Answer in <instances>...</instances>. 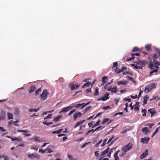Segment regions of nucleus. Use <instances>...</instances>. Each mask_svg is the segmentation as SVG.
Segmentation results:
<instances>
[{
  "instance_id": "obj_28",
  "label": "nucleus",
  "mask_w": 160,
  "mask_h": 160,
  "mask_svg": "<svg viewBox=\"0 0 160 160\" xmlns=\"http://www.w3.org/2000/svg\"><path fill=\"white\" fill-rule=\"evenodd\" d=\"M98 87H96L95 89V92L94 93V95L95 96H98Z\"/></svg>"
},
{
  "instance_id": "obj_60",
  "label": "nucleus",
  "mask_w": 160,
  "mask_h": 160,
  "mask_svg": "<svg viewBox=\"0 0 160 160\" xmlns=\"http://www.w3.org/2000/svg\"><path fill=\"white\" fill-rule=\"evenodd\" d=\"M22 135H23L25 137H27L31 135V134L29 133H23Z\"/></svg>"
},
{
  "instance_id": "obj_49",
  "label": "nucleus",
  "mask_w": 160,
  "mask_h": 160,
  "mask_svg": "<svg viewBox=\"0 0 160 160\" xmlns=\"http://www.w3.org/2000/svg\"><path fill=\"white\" fill-rule=\"evenodd\" d=\"M102 139L100 140L99 142H98V143H97L95 145V146L96 147H98L100 144V143L102 142Z\"/></svg>"
},
{
  "instance_id": "obj_37",
  "label": "nucleus",
  "mask_w": 160,
  "mask_h": 160,
  "mask_svg": "<svg viewBox=\"0 0 160 160\" xmlns=\"http://www.w3.org/2000/svg\"><path fill=\"white\" fill-rule=\"evenodd\" d=\"M134 57H132L131 58L129 57L127 58L126 59V61H130L132 60H133L134 59Z\"/></svg>"
},
{
  "instance_id": "obj_32",
  "label": "nucleus",
  "mask_w": 160,
  "mask_h": 160,
  "mask_svg": "<svg viewBox=\"0 0 160 160\" xmlns=\"http://www.w3.org/2000/svg\"><path fill=\"white\" fill-rule=\"evenodd\" d=\"M100 120H98L97 122L96 123L94 124L93 126L92 127V128H93L95 127L96 126H98L100 124Z\"/></svg>"
},
{
  "instance_id": "obj_44",
  "label": "nucleus",
  "mask_w": 160,
  "mask_h": 160,
  "mask_svg": "<svg viewBox=\"0 0 160 160\" xmlns=\"http://www.w3.org/2000/svg\"><path fill=\"white\" fill-rule=\"evenodd\" d=\"M118 154L115 153L114 155L115 160H118L119 158L118 156Z\"/></svg>"
},
{
  "instance_id": "obj_30",
  "label": "nucleus",
  "mask_w": 160,
  "mask_h": 160,
  "mask_svg": "<svg viewBox=\"0 0 160 160\" xmlns=\"http://www.w3.org/2000/svg\"><path fill=\"white\" fill-rule=\"evenodd\" d=\"M61 118V115L58 116L56 118H55L54 119L53 121L57 122L59 121V119Z\"/></svg>"
},
{
  "instance_id": "obj_31",
  "label": "nucleus",
  "mask_w": 160,
  "mask_h": 160,
  "mask_svg": "<svg viewBox=\"0 0 160 160\" xmlns=\"http://www.w3.org/2000/svg\"><path fill=\"white\" fill-rule=\"evenodd\" d=\"M8 119H12L13 118L12 114L8 112Z\"/></svg>"
},
{
  "instance_id": "obj_53",
  "label": "nucleus",
  "mask_w": 160,
  "mask_h": 160,
  "mask_svg": "<svg viewBox=\"0 0 160 160\" xmlns=\"http://www.w3.org/2000/svg\"><path fill=\"white\" fill-rule=\"evenodd\" d=\"M126 152L123 151H122L121 154L120 155V157H123L126 154Z\"/></svg>"
},
{
  "instance_id": "obj_21",
  "label": "nucleus",
  "mask_w": 160,
  "mask_h": 160,
  "mask_svg": "<svg viewBox=\"0 0 160 160\" xmlns=\"http://www.w3.org/2000/svg\"><path fill=\"white\" fill-rule=\"evenodd\" d=\"M35 89L36 88L35 85H31L30 87V90L29 91V93H30L32 92H33Z\"/></svg>"
},
{
  "instance_id": "obj_23",
  "label": "nucleus",
  "mask_w": 160,
  "mask_h": 160,
  "mask_svg": "<svg viewBox=\"0 0 160 160\" xmlns=\"http://www.w3.org/2000/svg\"><path fill=\"white\" fill-rule=\"evenodd\" d=\"M102 85H103L104 84L106 83L105 81V80L107 79H108V78L107 76H104L102 78Z\"/></svg>"
},
{
  "instance_id": "obj_3",
  "label": "nucleus",
  "mask_w": 160,
  "mask_h": 160,
  "mask_svg": "<svg viewBox=\"0 0 160 160\" xmlns=\"http://www.w3.org/2000/svg\"><path fill=\"white\" fill-rule=\"evenodd\" d=\"M156 85H157V83H152L147 86L145 87L144 92L146 93H147L148 92L151 91L152 89L155 88Z\"/></svg>"
},
{
  "instance_id": "obj_4",
  "label": "nucleus",
  "mask_w": 160,
  "mask_h": 160,
  "mask_svg": "<svg viewBox=\"0 0 160 160\" xmlns=\"http://www.w3.org/2000/svg\"><path fill=\"white\" fill-rule=\"evenodd\" d=\"M132 143H129L124 147L122 148L121 150L126 153L132 148Z\"/></svg>"
},
{
  "instance_id": "obj_36",
  "label": "nucleus",
  "mask_w": 160,
  "mask_h": 160,
  "mask_svg": "<svg viewBox=\"0 0 160 160\" xmlns=\"http://www.w3.org/2000/svg\"><path fill=\"white\" fill-rule=\"evenodd\" d=\"M76 109H72L69 112L68 114V116H70L71 114H72L74 112L76 111Z\"/></svg>"
},
{
  "instance_id": "obj_40",
  "label": "nucleus",
  "mask_w": 160,
  "mask_h": 160,
  "mask_svg": "<svg viewBox=\"0 0 160 160\" xmlns=\"http://www.w3.org/2000/svg\"><path fill=\"white\" fill-rule=\"evenodd\" d=\"M47 150H46V149H44V150L40 149L39 150L38 152H41L42 153H43L47 152Z\"/></svg>"
},
{
  "instance_id": "obj_54",
  "label": "nucleus",
  "mask_w": 160,
  "mask_h": 160,
  "mask_svg": "<svg viewBox=\"0 0 160 160\" xmlns=\"http://www.w3.org/2000/svg\"><path fill=\"white\" fill-rule=\"evenodd\" d=\"M114 137L113 136L111 138H110L108 141V142L107 143V144H109L110 142H111L112 140V139Z\"/></svg>"
},
{
  "instance_id": "obj_2",
  "label": "nucleus",
  "mask_w": 160,
  "mask_h": 160,
  "mask_svg": "<svg viewBox=\"0 0 160 160\" xmlns=\"http://www.w3.org/2000/svg\"><path fill=\"white\" fill-rule=\"evenodd\" d=\"M136 69H142L146 64L147 62L145 60H140L136 62Z\"/></svg>"
},
{
  "instance_id": "obj_51",
  "label": "nucleus",
  "mask_w": 160,
  "mask_h": 160,
  "mask_svg": "<svg viewBox=\"0 0 160 160\" xmlns=\"http://www.w3.org/2000/svg\"><path fill=\"white\" fill-rule=\"evenodd\" d=\"M47 151V153H50L53 152L52 150L50 149L49 148H47L46 149Z\"/></svg>"
},
{
  "instance_id": "obj_33",
  "label": "nucleus",
  "mask_w": 160,
  "mask_h": 160,
  "mask_svg": "<svg viewBox=\"0 0 160 160\" xmlns=\"http://www.w3.org/2000/svg\"><path fill=\"white\" fill-rule=\"evenodd\" d=\"M148 98V97H147V96H145L144 97L143 101V104L144 105L147 103Z\"/></svg>"
},
{
  "instance_id": "obj_24",
  "label": "nucleus",
  "mask_w": 160,
  "mask_h": 160,
  "mask_svg": "<svg viewBox=\"0 0 160 160\" xmlns=\"http://www.w3.org/2000/svg\"><path fill=\"white\" fill-rule=\"evenodd\" d=\"M91 107H92L91 106H89L88 107L86 108L84 110H83L82 111L83 114H85L87 111H88L91 108Z\"/></svg>"
},
{
  "instance_id": "obj_56",
  "label": "nucleus",
  "mask_w": 160,
  "mask_h": 160,
  "mask_svg": "<svg viewBox=\"0 0 160 160\" xmlns=\"http://www.w3.org/2000/svg\"><path fill=\"white\" fill-rule=\"evenodd\" d=\"M82 106L81 104H78L75 106V107L76 108H78L79 107H81Z\"/></svg>"
},
{
  "instance_id": "obj_5",
  "label": "nucleus",
  "mask_w": 160,
  "mask_h": 160,
  "mask_svg": "<svg viewBox=\"0 0 160 160\" xmlns=\"http://www.w3.org/2000/svg\"><path fill=\"white\" fill-rule=\"evenodd\" d=\"M49 94V93L48 92L47 90H44L42 92L40 95L41 99L42 101L46 99L47 98V95Z\"/></svg>"
},
{
  "instance_id": "obj_45",
  "label": "nucleus",
  "mask_w": 160,
  "mask_h": 160,
  "mask_svg": "<svg viewBox=\"0 0 160 160\" xmlns=\"http://www.w3.org/2000/svg\"><path fill=\"white\" fill-rule=\"evenodd\" d=\"M140 56V54L138 53H136L135 54H132V53L131 54V57H132L133 56V57H134V56Z\"/></svg>"
},
{
  "instance_id": "obj_26",
  "label": "nucleus",
  "mask_w": 160,
  "mask_h": 160,
  "mask_svg": "<svg viewBox=\"0 0 160 160\" xmlns=\"http://www.w3.org/2000/svg\"><path fill=\"white\" fill-rule=\"evenodd\" d=\"M145 47L146 48V50L147 51H149L150 50H151V46L150 45H148V44L147 45H145Z\"/></svg>"
},
{
  "instance_id": "obj_62",
  "label": "nucleus",
  "mask_w": 160,
  "mask_h": 160,
  "mask_svg": "<svg viewBox=\"0 0 160 160\" xmlns=\"http://www.w3.org/2000/svg\"><path fill=\"white\" fill-rule=\"evenodd\" d=\"M127 68L126 67H124L123 66H122V68L120 69L122 71V72H123L124 70L126 69Z\"/></svg>"
},
{
  "instance_id": "obj_55",
  "label": "nucleus",
  "mask_w": 160,
  "mask_h": 160,
  "mask_svg": "<svg viewBox=\"0 0 160 160\" xmlns=\"http://www.w3.org/2000/svg\"><path fill=\"white\" fill-rule=\"evenodd\" d=\"M110 108V106H107L106 107H104L103 108L105 110H107L109 109Z\"/></svg>"
},
{
  "instance_id": "obj_38",
  "label": "nucleus",
  "mask_w": 160,
  "mask_h": 160,
  "mask_svg": "<svg viewBox=\"0 0 160 160\" xmlns=\"http://www.w3.org/2000/svg\"><path fill=\"white\" fill-rule=\"evenodd\" d=\"M109 120V119L108 118H107L104 119L102 122V124H103L105 123H106L107 121Z\"/></svg>"
},
{
  "instance_id": "obj_10",
  "label": "nucleus",
  "mask_w": 160,
  "mask_h": 160,
  "mask_svg": "<svg viewBox=\"0 0 160 160\" xmlns=\"http://www.w3.org/2000/svg\"><path fill=\"white\" fill-rule=\"evenodd\" d=\"M108 96L109 94L108 93H106V94L104 95L102 98L98 99V100H102V101H105L107 99H109V97H108Z\"/></svg>"
},
{
  "instance_id": "obj_14",
  "label": "nucleus",
  "mask_w": 160,
  "mask_h": 160,
  "mask_svg": "<svg viewBox=\"0 0 160 160\" xmlns=\"http://www.w3.org/2000/svg\"><path fill=\"white\" fill-rule=\"evenodd\" d=\"M150 139V138H149L144 137L143 138H142L141 140V142H143V143H147L148 142Z\"/></svg>"
},
{
  "instance_id": "obj_59",
  "label": "nucleus",
  "mask_w": 160,
  "mask_h": 160,
  "mask_svg": "<svg viewBox=\"0 0 160 160\" xmlns=\"http://www.w3.org/2000/svg\"><path fill=\"white\" fill-rule=\"evenodd\" d=\"M123 114V112H121L116 113L114 115V116L115 117V116H117V115H118V114L120 115H122Z\"/></svg>"
},
{
  "instance_id": "obj_57",
  "label": "nucleus",
  "mask_w": 160,
  "mask_h": 160,
  "mask_svg": "<svg viewBox=\"0 0 160 160\" xmlns=\"http://www.w3.org/2000/svg\"><path fill=\"white\" fill-rule=\"evenodd\" d=\"M128 79L129 80H131L132 82H135L134 79L132 77H128Z\"/></svg>"
},
{
  "instance_id": "obj_52",
  "label": "nucleus",
  "mask_w": 160,
  "mask_h": 160,
  "mask_svg": "<svg viewBox=\"0 0 160 160\" xmlns=\"http://www.w3.org/2000/svg\"><path fill=\"white\" fill-rule=\"evenodd\" d=\"M107 139H105L104 140L102 144L101 145V146H104L105 145L106 142H107Z\"/></svg>"
},
{
  "instance_id": "obj_11",
  "label": "nucleus",
  "mask_w": 160,
  "mask_h": 160,
  "mask_svg": "<svg viewBox=\"0 0 160 160\" xmlns=\"http://www.w3.org/2000/svg\"><path fill=\"white\" fill-rule=\"evenodd\" d=\"M148 111L151 114L152 117L154 115L157 113L155 109L154 108H150L148 110Z\"/></svg>"
},
{
  "instance_id": "obj_50",
  "label": "nucleus",
  "mask_w": 160,
  "mask_h": 160,
  "mask_svg": "<svg viewBox=\"0 0 160 160\" xmlns=\"http://www.w3.org/2000/svg\"><path fill=\"white\" fill-rule=\"evenodd\" d=\"M124 100L125 101H127L128 102H130L131 101V99L130 98H124Z\"/></svg>"
},
{
  "instance_id": "obj_61",
  "label": "nucleus",
  "mask_w": 160,
  "mask_h": 160,
  "mask_svg": "<svg viewBox=\"0 0 160 160\" xmlns=\"http://www.w3.org/2000/svg\"><path fill=\"white\" fill-rule=\"evenodd\" d=\"M68 157L69 158V159L70 160H74L73 158L72 157L71 155H68Z\"/></svg>"
},
{
  "instance_id": "obj_19",
  "label": "nucleus",
  "mask_w": 160,
  "mask_h": 160,
  "mask_svg": "<svg viewBox=\"0 0 160 160\" xmlns=\"http://www.w3.org/2000/svg\"><path fill=\"white\" fill-rule=\"evenodd\" d=\"M109 148L108 147L106 149L104 150L103 152L101 153V157H103V155L106 154H107L109 152Z\"/></svg>"
},
{
  "instance_id": "obj_15",
  "label": "nucleus",
  "mask_w": 160,
  "mask_h": 160,
  "mask_svg": "<svg viewBox=\"0 0 160 160\" xmlns=\"http://www.w3.org/2000/svg\"><path fill=\"white\" fill-rule=\"evenodd\" d=\"M80 86V85L78 83H75V84H72L71 87V90H73L76 88H78Z\"/></svg>"
},
{
  "instance_id": "obj_34",
  "label": "nucleus",
  "mask_w": 160,
  "mask_h": 160,
  "mask_svg": "<svg viewBox=\"0 0 160 160\" xmlns=\"http://www.w3.org/2000/svg\"><path fill=\"white\" fill-rule=\"evenodd\" d=\"M39 108H38V109H36L35 108L33 109V108H30V109L28 110L30 112H37L38 110L39 109Z\"/></svg>"
},
{
  "instance_id": "obj_22",
  "label": "nucleus",
  "mask_w": 160,
  "mask_h": 160,
  "mask_svg": "<svg viewBox=\"0 0 160 160\" xmlns=\"http://www.w3.org/2000/svg\"><path fill=\"white\" fill-rule=\"evenodd\" d=\"M127 82L126 81H120L117 82V83L118 85H120L121 84L126 85L127 84Z\"/></svg>"
},
{
  "instance_id": "obj_63",
  "label": "nucleus",
  "mask_w": 160,
  "mask_h": 160,
  "mask_svg": "<svg viewBox=\"0 0 160 160\" xmlns=\"http://www.w3.org/2000/svg\"><path fill=\"white\" fill-rule=\"evenodd\" d=\"M131 97L133 99H135L137 97V94L135 95L134 96H133L132 95L131 96Z\"/></svg>"
},
{
  "instance_id": "obj_29",
  "label": "nucleus",
  "mask_w": 160,
  "mask_h": 160,
  "mask_svg": "<svg viewBox=\"0 0 160 160\" xmlns=\"http://www.w3.org/2000/svg\"><path fill=\"white\" fill-rule=\"evenodd\" d=\"M90 82H87V83L84 84L82 86V88H84L85 87H88V86H90Z\"/></svg>"
},
{
  "instance_id": "obj_18",
  "label": "nucleus",
  "mask_w": 160,
  "mask_h": 160,
  "mask_svg": "<svg viewBox=\"0 0 160 160\" xmlns=\"http://www.w3.org/2000/svg\"><path fill=\"white\" fill-rule=\"evenodd\" d=\"M85 121V120H80L79 121L77 122L74 128H75L79 125L81 124L82 123H84Z\"/></svg>"
},
{
  "instance_id": "obj_41",
  "label": "nucleus",
  "mask_w": 160,
  "mask_h": 160,
  "mask_svg": "<svg viewBox=\"0 0 160 160\" xmlns=\"http://www.w3.org/2000/svg\"><path fill=\"white\" fill-rule=\"evenodd\" d=\"M139 50L138 48L137 47L134 48L132 50L133 52H135L137 51H139Z\"/></svg>"
},
{
  "instance_id": "obj_1",
  "label": "nucleus",
  "mask_w": 160,
  "mask_h": 160,
  "mask_svg": "<svg viewBox=\"0 0 160 160\" xmlns=\"http://www.w3.org/2000/svg\"><path fill=\"white\" fill-rule=\"evenodd\" d=\"M159 56H158V57ZM157 55L155 54L153 55L152 56L153 58L149 61V63L148 64V67L150 68H153V65L158 66L159 62L156 61L157 58Z\"/></svg>"
},
{
  "instance_id": "obj_47",
  "label": "nucleus",
  "mask_w": 160,
  "mask_h": 160,
  "mask_svg": "<svg viewBox=\"0 0 160 160\" xmlns=\"http://www.w3.org/2000/svg\"><path fill=\"white\" fill-rule=\"evenodd\" d=\"M41 88H39L38 89H37L35 92V94L36 95L38 94L39 93V92L41 91Z\"/></svg>"
},
{
  "instance_id": "obj_64",
  "label": "nucleus",
  "mask_w": 160,
  "mask_h": 160,
  "mask_svg": "<svg viewBox=\"0 0 160 160\" xmlns=\"http://www.w3.org/2000/svg\"><path fill=\"white\" fill-rule=\"evenodd\" d=\"M132 102L129 105V107H130V109L131 110H132L133 108V107L132 106Z\"/></svg>"
},
{
  "instance_id": "obj_12",
  "label": "nucleus",
  "mask_w": 160,
  "mask_h": 160,
  "mask_svg": "<svg viewBox=\"0 0 160 160\" xmlns=\"http://www.w3.org/2000/svg\"><path fill=\"white\" fill-rule=\"evenodd\" d=\"M82 116V113L80 112H77L73 115L74 120H75L78 117H80Z\"/></svg>"
},
{
  "instance_id": "obj_35",
  "label": "nucleus",
  "mask_w": 160,
  "mask_h": 160,
  "mask_svg": "<svg viewBox=\"0 0 160 160\" xmlns=\"http://www.w3.org/2000/svg\"><path fill=\"white\" fill-rule=\"evenodd\" d=\"M43 124L44 125H46L47 126H49L51 124H53L52 122H47L46 121H44L43 122Z\"/></svg>"
},
{
  "instance_id": "obj_42",
  "label": "nucleus",
  "mask_w": 160,
  "mask_h": 160,
  "mask_svg": "<svg viewBox=\"0 0 160 160\" xmlns=\"http://www.w3.org/2000/svg\"><path fill=\"white\" fill-rule=\"evenodd\" d=\"M159 130V128H157L154 131V132L153 133L152 136H154L158 132Z\"/></svg>"
},
{
  "instance_id": "obj_43",
  "label": "nucleus",
  "mask_w": 160,
  "mask_h": 160,
  "mask_svg": "<svg viewBox=\"0 0 160 160\" xmlns=\"http://www.w3.org/2000/svg\"><path fill=\"white\" fill-rule=\"evenodd\" d=\"M122 74L123 75H132V73L131 72H123L122 73Z\"/></svg>"
},
{
  "instance_id": "obj_27",
  "label": "nucleus",
  "mask_w": 160,
  "mask_h": 160,
  "mask_svg": "<svg viewBox=\"0 0 160 160\" xmlns=\"http://www.w3.org/2000/svg\"><path fill=\"white\" fill-rule=\"evenodd\" d=\"M63 129H60L57 131H54L53 132H52V133L53 134L57 133L59 134L62 131Z\"/></svg>"
},
{
  "instance_id": "obj_7",
  "label": "nucleus",
  "mask_w": 160,
  "mask_h": 160,
  "mask_svg": "<svg viewBox=\"0 0 160 160\" xmlns=\"http://www.w3.org/2000/svg\"><path fill=\"white\" fill-rule=\"evenodd\" d=\"M28 157L32 159H33L35 158H36L38 160L40 158V156L38 154H30L28 156Z\"/></svg>"
},
{
  "instance_id": "obj_9",
  "label": "nucleus",
  "mask_w": 160,
  "mask_h": 160,
  "mask_svg": "<svg viewBox=\"0 0 160 160\" xmlns=\"http://www.w3.org/2000/svg\"><path fill=\"white\" fill-rule=\"evenodd\" d=\"M73 107V106H70L63 108L60 111L59 113H61L62 112H67L68 111L71 109Z\"/></svg>"
},
{
  "instance_id": "obj_8",
  "label": "nucleus",
  "mask_w": 160,
  "mask_h": 160,
  "mask_svg": "<svg viewBox=\"0 0 160 160\" xmlns=\"http://www.w3.org/2000/svg\"><path fill=\"white\" fill-rule=\"evenodd\" d=\"M153 68H150L152 70L150 72V76L152 75V74L153 72H158V70L159 69V68L158 66H156L153 65Z\"/></svg>"
},
{
  "instance_id": "obj_48",
  "label": "nucleus",
  "mask_w": 160,
  "mask_h": 160,
  "mask_svg": "<svg viewBox=\"0 0 160 160\" xmlns=\"http://www.w3.org/2000/svg\"><path fill=\"white\" fill-rule=\"evenodd\" d=\"M19 109L17 108H15L14 114H18L19 113Z\"/></svg>"
},
{
  "instance_id": "obj_16",
  "label": "nucleus",
  "mask_w": 160,
  "mask_h": 160,
  "mask_svg": "<svg viewBox=\"0 0 160 160\" xmlns=\"http://www.w3.org/2000/svg\"><path fill=\"white\" fill-rule=\"evenodd\" d=\"M148 154V149H146L145 152L143 153L141 155H140V158L141 159H142L143 158L145 157Z\"/></svg>"
},
{
  "instance_id": "obj_13",
  "label": "nucleus",
  "mask_w": 160,
  "mask_h": 160,
  "mask_svg": "<svg viewBox=\"0 0 160 160\" xmlns=\"http://www.w3.org/2000/svg\"><path fill=\"white\" fill-rule=\"evenodd\" d=\"M142 132L144 133L145 134H147L150 132V131L147 127H144L141 130Z\"/></svg>"
},
{
  "instance_id": "obj_46",
  "label": "nucleus",
  "mask_w": 160,
  "mask_h": 160,
  "mask_svg": "<svg viewBox=\"0 0 160 160\" xmlns=\"http://www.w3.org/2000/svg\"><path fill=\"white\" fill-rule=\"evenodd\" d=\"M52 116V114H48L47 116L46 117V118H44V120L45 119H48V118H51V117Z\"/></svg>"
},
{
  "instance_id": "obj_39",
  "label": "nucleus",
  "mask_w": 160,
  "mask_h": 160,
  "mask_svg": "<svg viewBox=\"0 0 160 160\" xmlns=\"http://www.w3.org/2000/svg\"><path fill=\"white\" fill-rule=\"evenodd\" d=\"M142 116H146V109H142Z\"/></svg>"
},
{
  "instance_id": "obj_17",
  "label": "nucleus",
  "mask_w": 160,
  "mask_h": 160,
  "mask_svg": "<svg viewBox=\"0 0 160 160\" xmlns=\"http://www.w3.org/2000/svg\"><path fill=\"white\" fill-rule=\"evenodd\" d=\"M139 102H136L134 105V110L136 111H138L139 109Z\"/></svg>"
},
{
  "instance_id": "obj_6",
  "label": "nucleus",
  "mask_w": 160,
  "mask_h": 160,
  "mask_svg": "<svg viewBox=\"0 0 160 160\" xmlns=\"http://www.w3.org/2000/svg\"><path fill=\"white\" fill-rule=\"evenodd\" d=\"M118 62H113V65L112 66V68H114V70H115V72H116L117 73H119L121 72H122V71L120 69H118L117 70V69L118 68Z\"/></svg>"
},
{
  "instance_id": "obj_20",
  "label": "nucleus",
  "mask_w": 160,
  "mask_h": 160,
  "mask_svg": "<svg viewBox=\"0 0 160 160\" xmlns=\"http://www.w3.org/2000/svg\"><path fill=\"white\" fill-rule=\"evenodd\" d=\"M34 142H41L40 137L37 136H34V138H33Z\"/></svg>"
},
{
  "instance_id": "obj_25",
  "label": "nucleus",
  "mask_w": 160,
  "mask_h": 160,
  "mask_svg": "<svg viewBox=\"0 0 160 160\" xmlns=\"http://www.w3.org/2000/svg\"><path fill=\"white\" fill-rule=\"evenodd\" d=\"M118 91L117 88L115 86L113 88H112L111 92H112L116 93Z\"/></svg>"
},
{
  "instance_id": "obj_58",
  "label": "nucleus",
  "mask_w": 160,
  "mask_h": 160,
  "mask_svg": "<svg viewBox=\"0 0 160 160\" xmlns=\"http://www.w3.org/2000/svg\"><path fill=\"white\" fill-rule=\"evenodd\" d=\"M31 149H32L37 151L38 150V148L36 147L33 146L31 147Z\"/></svg>"
}]
</instances>
